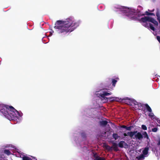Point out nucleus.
<instances>
[{
    "label": "nucleus",
    "mask_w": 160,
    "mask_h": 160,
    "mask_svg": "<svg viewBox=\"0 0 160 160\" xmlns=\"http://www.w3.org/2000/svg\"><path fill=\"white\" fill-rule=\"evenodd\" d=\"M140 21L142 23V25L144 27L148 28H150L153 31V33L155 35H157L158 33L155 31V29L152 24L150 23L152 22L155 25H157L158 22L153 18L149 16L144 17L140 19Z\"/></svg>",
    "instance_id": "7ed1b4c3"
},
{
    "label": "nucleus",
    "mask_w": 160,
    "mask_h": 160,
    "mask_svg": "<svg viewBox=\"0 0 160 160\" xmlns=\"http://www.w3.org/2000/svg\"><path fill=\"white\" fill-rule=\"evenodd\" d=\"M149 148L148 147L145 148L142 151V153L139 156L137 157V158L138 160H142L144 159L145 157L148 156Z\"/></svg>",
    "instance_id": "423d86ee"
},
{
    "label": "nucleus",
    "mask_w": 160,
    "mask_h": 160,
    "mask_svg": "<svg viewBox=\"0 0 160 160\" xmlns=\"http://www.w3.org/2000/svg\"><path fill=\"white\" fill-rule=\"evenodd\" d=\"M96 94L97 95L98 97H100L103 100H105L106 101H108V98H107L105 96H103L102 95V94L99 92L98 91H97L96 92Z\"/></svg>",
    "instance_id": "9d476101"
},
{
    "label": "nucleus",
    "mask_w": 160,
    "mask_h": 160,
    "mask_svg": "<svg viewBox=\"0 0 160 160\" xmlns=\"http://www.w3.org/2000/svg\"><path fill=\"white\" fill-rule=\"evenodd\" d=\"M156 16L157 17V19L159 21V23H160V16L158 12H157L156 13Z\"/></svg>",
    "instance_id": "393cba45"
},
{
    "label": "nucleus",
    "mask_w": 160,
    "mask_h": 160,
    "mask_svg": "<svg viewBox=\"0 0 160 160\" xmlns=\"http://www.w3.org/2000/svg\"><path fill=\"white\" fill-rule=\"evenodd\" d=\"M123 128L126 130L130 131V126L127 127L125 125H122L121 127V128Z\"/></svg>",
    "instance_id": "6ab92c4d"
},
{
    "label": "nucleus",
    "mask_w": 160,
    "mask_h": 160,
    "mask_svg": "<svg viewBox=\"0 0 160 160\" xmlns=\"http://www.w3.org/2000/svg\"><path fill=\"white\" fill-rule=\"evenodd\" d=\"M119 10L122 12L123 15L129 17L130 16V8L125 7L122 6L118 8Z\"/></svg>",
    "instance_id": "39448f33"
},
{
    "label": "nucleus",
    "mask_w": 160,
    "mask_h": 160,
    "mask_svg": "<svg viewBox=\"0 0 160 160\" xmlns=\"http://www.w3.org/2000/svg\"><path fill=\"white\" fill-rule=\"evenodd\" d=\"M22 158V160H32L30 158L25 155H23Z\"/></svg>",
    "instance_id": "f3484780"
},
{
    "label": "nucleus",
    "mask_w": 160,
    "mask_h": 160,
    "mask_svg": "<svg viewBox=\"0 0 160 160\" xmlns=\"http://www.w3.org/2000/svg\"><path fill=\"white\" fill-rule=\"evenodd\" d=\"M116 79H119V78H116Z\"/></svg>",
    "instance_id": "c9c22d12"
},
{
    "label": "nucleus",
    "mask_w": 160,
    "mask_h": 160,
    "mask_svg": "<svg viewBox=\"0 0 160 160\" xmlns=\"http://www.w3.org/2000/svg\"><path fill=\"white\" fill-rule=\"evenodd\" d=\"M136 10L134 9H132V8H131V15L132 14H135V13H136Z\"/></svg>",
    "instance_id": "b1692460"
},
{
    "label": "nucleus",
    "mask_w": 160,
    "mask_h": 160,
    "mask_svg": "<svg viewBox=\"0 0 160 160\" xmlns=\"http://www.w3.org/2000/svg\"><path fill=\"white\" fill-rule=\"evenodd\" d=\"M142 136L145 138H146L147 139H149L148 135L146 132H144L142 133Z\"/></svg>",
    "instance_id": "412c9836"
},
{
    "label": "nucleus",
    "mask_w": 160,
    "mask_h": 160,
    "mask_svg": "<svg viewBox=\"0 0 160 160\" xmlns=\"http://www.w3.org/2000/svg\"><path fill=\"white\" fill-rule=\"evenodd\" d=\"M152 152L155 154L158 159L160 158V136H158L151 143L150 146Z\"/></svg>",
    "instance_id": "20e7f679"
},
{
    "label": "nucleus",
    "mask_w": 160,
    "mask_h": 160,
    "mask_svg": "<svg viewBox=\"0 0 160 160\" xmlns=\"http://www.w3.org/2000/svg\"><path fill=\"white\" fill-rule=\"evenodd\" d=\"M158 122L157 123V126H158L160 127V119H159L158 118H157L156 120Z\"/></svg>",
    "instance_id": "cd10ccee"
},
{
    "label": "nucleus",
    "mask_w": 160,
    "mask_h": 160,
    "mask_svg": "<svg viewBox=\"0 0 160 160\" xmlns=\"http://www.w3.org/2000/svg\"><path fill=\"white\" fill-rule=\"evenodd\" d=\"M128 151H129V152H130V150H128Z\"/></svg>",
    "instance_id": "e433bc0d"
},
{
    "label": "nucleus",
    "mask_w": 160,
    "mask_h": 160,
    "mask_svg": "<svg viewBox=\"0 0 160 160\" xmlns=\"http://www.w3.org/2000/svg\"><path fill=\"white\" fill-rule=\"evenodd\" d=\"M124 143H125V142L124 141H120L118 143L119 147L121 148H122L123 147V144Z\"/></svg>",
    "instance_id": "aec40b11"
},
{
    "label": "nucleus",
    "mask_w": 160,
    "mask_h": 160,
    "mask_svg": "<svg viewBox=\"0 0 160 160\" xmlns=\"http://www.w3.org/2000/svg\"><path fill=\"white\" fill-rule=\"evenodd\" d=\"M108 99L110 101H113L115 100L114 98H113V97L109 98H108Z\"/></svg>",
    "instance_id": "c756f323"
},
{
    "label": "nucleus",
    "mask_w": 160,
    "mask_h": 160,
    "mask_svg": "<svg viewBox=\"0 0 160 160\" xmlns=\"http://www.w3.org/2000/svg\"><path fill=\"white\" fill-rule=\"evenodd\" d=\"M2 152H3V153L8 155H9L11 154V152L8 149H4L2 150Z\"/></svg>",
    "instance_id": "4468645a"
},
{
    "label": "nucleus",
    "mask_w": 160,
    "mask_h": 160,
    "mask_svg": "<svg viewBox=\"0 0 160 160\" xmlns=\"http://www.w3.org/2000/svg\"><path fill=\"white\" fill-rule=\"evenodd\" d=\"M94 160H105V158L103 157H100L97 155L96 154H94Z\"/></svg>",
    "instance_id": "9b49d317"
},
{
    "label": "nucleus",
    "mask_w": 160,
    "mask_h": 160,
    "mask_svg": "<svg viewBox=\"0 0 160 160\" xmlns=\"http://www.w3.org/2000/svg\"><path fill=\"white\" fill-rule=\"evenodd\" d=\"M79 25V23L74 18L70 17L65 20H58L55 23L54 28L58 29V33L66 34L73 31Z\"/></svg>",
    "instance_id": "f257e3e1"
},
{
    "label": "nucleus",
    "mask_w": 160,
    "mask_h": 160,
    "mask_svg": "<svg viewBox=\"0 0 160 160\" xmlns=\"http://www.w3.org/2000/svg\"><path fill=\"white\" fill-rule=\"evenodd\" d=\"M139 106L138 103L134 99L131 98V109H138Z\"/></svg>",
    "instance_id": "1a4fd4ad"
},
{
    "label": "nucleus",
    "mask_w": 160,
    "mask_h": 160,
    "mask_svg": "<svg viewBox=\"0 0 160 160\" xmlns=\"http://www.w3.org/2000/svg\"><path fill=\"white\" fill-rule=\"evenodd\" d=\"M112 147L114 151H117L118 150V145L115 142H113L112 143Z\"/></svg>",
    "instance_id": "ddd939ff"
},
{
    "label": "nucleus",
    "mask_w": 160,
    "mask_h": 160,
    "mask_svg": "<svg viewBox=\"0 0 160 160\" xmlns=\"http://www.w3.org/2000/svg\"><path fill=\"white\" fill-rule=\"evenodd\" d=\"M144 106H145L147 110L149 112L148 116L153 121L156 120V119H157V117L154 115V114L152 112V110L150 107L147 104H145Z\"/></svg>",
    "instance_id": "6e6552de"
},
{
    "label": "nucleus",
    "mask_w": 160,
    "mask_h": 160,
    "mask_svg": "<svg viewBox=\"0 0 160 160\" xmlns=\"http://www.w3.org/2000/svg\"><path fill=\"white\" fill-rule=\"evenodd\" d=\"M150 141V140L149 139V141H148V144H149V142Z\"/></svg>",
    "instance_id": "72a5a7b5"
},
{
    "label": "nucleus",
    "mask_w": 160,
    "mask_h": 160,
    "mask_svg": "<svg viewBox=\"0 0 160 160\" xmlns=\"http://www.w3.org/2000/svg\"><path fill=\"white\" fill-rule=\"evenodd\" d=\"M158 128H152V131L153 132H156L158 130Z\"/></svg>",
    "instance_id": "bb28decb"
},
{
    "label": "nucleus",
    "mask_w": 160,
    "mask_h": 160,
    "mask_svg": "<svg viewBox=\"0 0 160 160\" xmlns=\"http://www.w3.org/2000/svg\"><path fill=\"white\" fill-rule=\"evenodd\" d=\"M108 122L106 120H102L99 122V124L101 126L105 127L108 124Z\"/></svg>",
    "instance_id": "f8f14e48"
},
{
    "label": "nucleus",
    "mask_w": 160,
    "mask_h": 160,
    "mask_svg": "<svg viewBox=\"0 0 160 160\" xmlns=\"http://www.w3.org/2000/svg\"><path fill=\"white\" fill-rule=\"evenodd\" d=\"M0 160H8L7 158L4 156L3 154H2L0 155Z\"/></svg>",
    "instance_id": "a211bd4d"
},
{
    "label": "nucleus",
    "mask_w": 160,
    "mask_h": 160,
    "mask_svg": "<svg viewBox=\"0 0 160 160\" xmlns=\"http://www.w3.org/2000/svg\"><path fill=\"white\" fill-rule=\"evenodd\" d=\"M98 91L99 92H101V93H102V95L103 96H108L109 95L111 94V93H108V92H107L105 91H103L102 90H100V91Z\"/></svg>",
    "instance_id": "dca6fc26"
},
{
    "label": "nucleus",
    "mask_w": 160,
    "mask_h": 160,
    "mask_svg": "<svg viewBox=\"0 0 160 160\" xmlns=\"http://www.w3.org/2000/svg\"><path fill=\"white\" fill-rule=\"evenodd\" d=\"M123 135L125 137H126L127 136H130V132H128L127 133H124Z\"/></svg>",
    "instance_id": "c85d7f7f"
},
{
    "label": "nucleus",
    "mask_w": 160,
    "mask_h": 160,
    "mask_svg": "<svg viewBox=\"0 0 160 160\" xmlns=\"http://www.w3.org/2000/svg\"><path fill=\"white\" fill-rule=\"evenodd\" d=\"M105 147L109 151L111 150H112V147H111L108 145H106Z\"/></svg>",
    "instance_id": "5701e85b"
},
{
    "label": "nucleus",
    "mask_w": 160,
    "mask_h": 160,
    "mask_svg": "<svg viewBox=\"0 0 160 160\" xmlns=\"http://www.w3.org/2000/svg\"><path fill=\"white\" fill-rule=\"evenodd\" d=\"M154 11V9H153L151 11L153 12Z\"/></svg>",
    "instance_id": "f704fd0d"
},
{
    "label": "nucleus",
    "mask_w": 160,
    "mask_h": 160,
    "mask_svg": "<svg viewBox=\"0 0 160 160\" xmlns=\"http://www.w3.org/2000/svg\"><path fill=\"white\" fill-rule=\"evenodd\" d=\"M153 1H155V0H152Z\"/></svg>",
    "instance_id": "58836bf2"
},
{
    "label": "nucleus",
    "mask_w": 160,
    "mask_h": 160,
    "mask_svg": "<svg viewBox=\"0 0 160 160\" xmlns=\"http://www.w3.org/2000/svg\"><path fill=\"white\" fill-rule=\"evenodd\" d=\"M150 127H149V129H150Z\"/></svg>",
    "instance_id": "4c0bfd02"
},
{
    "label": "nucleus",
    "mask_w": 160,
    "mask_h": 160,
    "mask_svg": "<svg viewBox=\"0 0 160 160\" xmlns=\"http://www.w3.org/2000/svg\"><path fill=\"white\" fill-rule=\"evenodd\" d=\"M0 111L1 115L10 120H13L17 116L16 112L19 114L18 111L13 107L2 104H0Z\"/></svg>",
    "instance_id": "f03ea898"
},
{
    "label": "nucleus",
    "mask_w": 160,
    "mask_h": 160,
    "mask_svg": "<svg viewBox=\"0 0 160 160\" xmlns=\"http://www.w3.org/2000/svg\"><path fill=\"white\" fill-rule=\"evenodd\" d=\"M109 81L110 82H111V81H112V86H113L114 87H115V86L117 82V80L115 79H112L111 80L109 79Z\"/></svg>",
    "instance_id": "2eb2a0df"
},
{
    "label": "nucleus",
    "mask_w": 160,
    "mask_h": 160,
    "mask_svg": "<svg viewBox=\"0 0 160 160\" xmlns=\"http://www.w3.org/2000/svg\"><path fill=\"white\" fill-rule=\"evenodd\" d=\"M146 13L148 15H153L155 16V15L153 13H149V12H146Z\"/></svg>",
    "instance_id": "2f4dec72"
},
{
    "label": "nucleus",
    "mask_w": 160,
    "mask_h": 160,
    "mask_svg": "<svg viewBox=\"0 0 160 160\" xmlns=\"http://www.w3.org/2000/svg\"><path fill=\"white\" fill-rule=\"evenodd\" d=\"M112 137L115 140L117 139L118 137V134L117 133H113L112 134Z\"/></svg>",
    "instance_id": "4be33fe9"
},
{
    "label": "nucleus",
    "mask_w": 160,
    "mask_h": 160,
    "mask_svg": "<svg viewBox=\"0 0 160 160\" xmlns=\"http://www.w3.org/2000/svg\"><path fill=\"white\" fill-rule=\"evenodd\" d=\"M142 135L140 132L137 131L131 132V138L141 140L142 138Z\"/></svg>",
    "instance_id": "0eeeda50"
},
{
    "label": "nucleus",
    "mask_w": 160,
    "mask_h": 160,
    "mask_svg": "<svg viewBox=\"0 0 160 160\" xmlns=\"http://www.w3.org/2000/svg\"><path fill=\"white\" fill-rule=\"evenodd\" d=\"M143 130H147L146 126L144 125H142L141 126Z\"/></svg>",
    "instance_id": "a878e982"
},
{
    "label": "nucleus",
    "mask_w": 160,
    "mask_h": 160,
    "mask_svg": "<svg viewBox=\"0 0 160 160\" xmlns=\"http://www.w3.org/2000/svg\"><path fill=\"white\" fill-rule=\"evenodd\" d=\"M31 157L32 158V159H34V160H37V159L35 157H34L32 156H31Z\"/></svg>",
    "instance_id": "473e14b6"
},
{
    "label": "nucleus",
    "mask_w": 160,
    "mask_h": 160,
    "mask_svg": "<svg viewBox=\"0 0 160 160\" xmlns=\"http://www.w3.org/2000/svg\"><path fill=\"white\" fill-rule=\"evenodd\" d=\"M125 102H126V100H128V102H127L128 103H127V104L128 105H129L130 104V99H125Z\"/></svg>",
    "instance_id": "7c9ffc66"
}]
</instances>
